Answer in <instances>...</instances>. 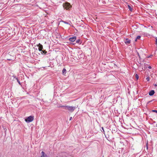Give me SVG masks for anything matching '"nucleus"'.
<instances>
[{
  "instance_id": "1",
  "label": "nucleus",
  "mask_w": 157,
  "mask_h": 157,
  "mask_svg": "<svg viewBox=\"0 0 157 157\" xmlns=\"http://www.w3.org/2000/svg\"><path fill=\"white\" fill-rule=\"evenodd\" d=\"M78 107V106H71L69 105H60L59 108H62L63 109L66 110H68L70 112H72L76 108Z\"/></svg>"
},
{
  "instance_id": "2",
  "label": "nucleus",
  "mask_w": 157,
  "mask_h": 157,
  "mask_svg": "<svg viewBox=\"0 0 157 157\" xmlns=\"http://www.w3.org/2000/svg\"><path fill=\"white\" fill-rule=\"evenodd\" d=\"M63 6V8L67 10H69L72 7L70 4L67 2L64 3Z\"/></svg>"
},
{
  "instance_id": "3",
  "label": "nucleus",
  "mask_w": 157,
  "mask_h": 157,
  "mask_svg": "<svg viewBox=\"0 0 157 157\" xmlns=\"http://www.w3.org/2000/svg\"><path fill=\"white\" fill-rule=\"evenodd\" d=\"M34 119V117L31 116L28 117L25 120L26 122L29 123L32 121Z\"/></svg>"
},
{
  "instance_id": "4",
  "label": "nucleus",
  "mask_w": 157,
  "mask_h": 157,
  "mask_svg": "<svg viewBox=\"0 0 157 157\" xmlns=\"http://www.w3.org/2000/svg\"><path fill=\"white\" fill-rule=\"evenodd\" d=\"M76 39V37L75 36H73L71 37H70L69 40L71 42H74Z\"/></svg>"
},
{
  "instance_id": "5",
  "label": "nucleus",
  "mask_w": 157,
  "mask_h": 157,
  "mask_svg": "<svg viewBox=\"0 0 157 157\" xmlns=\"http://www.w3.org/2000/svg\"><path fill=\"white\" fill-rule=\"evenodd\" d=\"M37 47H38V50L40 51H42L43 49V45L40 43H39L37 45Z\"/></svg>"
},
{
  "instance_id": "6",
  "label": "nucleus",
  "mask_w": 157,
  "mask_h": 157,
  "mask_svg": "<svg viewBox=\"0 0 157 157\" xmlns=\"http://www.w3.org/2000/svg\"><path fill=\"white\" fill-rule=\"evenodd\" d=\"M125 43L126 44H130L131 43L130 40H129L128 38H126L124 41Z\"/></svg>"
},
{
  "instance_id": "7",
  "label": "nucleus",
  "mask_w": 157,
  "mask_h": 157,
  "mask_svg": "<svg viewBox=\"0 0 157 157\" xmlns=\"http://www.w3.org/2000/svg\"><path fill=\"white\" fill-rule=\"evenodd\" d=\"M155 93V92L154 90H151L149 92V94L150 96H153L154 94Z\"/></svg>"
},
{
  "instance_id": "8",
  "label": "nucleus",
  "mask_w": 157,
  "mask_h": 157,
  "mask_svg": "<svg viewBox=\"0 0 157 157\" xmlns=\"http://www.w3.org/2000/svg\"><path fill=\"white\" fill-rule=\"evenodd\" d=\"M42 155L41 157H47V155L45 154V153L42 151L41 152Z\"/></svg>"
},
{
  "instance_id": "9",
  "label": "nucleus",
  "mask_w": 157,
  "mask_h": 157,
  "mask_svg": "<svg viewBox=\"0 0 157 157\" xmlns=\"http://www.w3.org/2000/svg\"><path fill=\"white\" fill-rule=\"evenodd\" d=\"M40 53L42 54L45 55L47 53V52L45 50H44L43 49L42 51H41Z\"/></svg>"
},
{
  "instance_id": "10",
  "label": "nucleus",
  "mask_w": 157,
  "mask_h": 157,
  "mask_svg": "<svg viewBox=\"0 0 157 157\" xmlns=\"http://www.w3.org/2000/svg\"><path fill=\"white\" fill-rule=\"evenodd\" d=\"M62 74L63 75H65L67 71L65 68H64L63 69L62 71Z\"/></svg>"
},
{
  "instance_id": "11",
  "label": "nucleus",
  "mask_w": 157,
  "mask_h": 157,
  "mask_svg": "<svg viewBox=\"0 0 157 157\" xmlns=\"http://www.w3.org/2000/svg\"><path fill=\"white\" fill-rule=\"evenodd\" d=\"M148 66V64L145 63L144 64V68L145 69L147 68V66Z\"/></svg>"
},
{
  "instance_id": "12",
  "label": "nucleus",
  "mask_w": 157,
  "mask_h": 157,
  "mask_svg": "<svg viewBox=\"0 0 157 157\" xmlns=\"http://www.w3.org/2000/svg\"><path fill=\"white\" fill-rule=\"evenodd\" d=\"M76 42L78 44H81L82 43V42L80 39H78L76 40Z\"/></svg>"
},
{
  "instance_id": "13",
  "label": "nucleus",
  "mask_w": 157,
  "mask_h": 157,
  "mask_svg": "<svg viewBox=\"0 0 157 157\" xmlns=\"http://www.w3.org/2000/svg\"><path fill=\"white\" fill-rule=\"evenodd\" d=\"M16 79L17 80V82H18V83H19V84L21 85V86H22V83H21L19 81V79L18 78H16Z\"/></svg>"
},
{
  "instance_id": "14",
  "label": "nucleus",
  "mask_w": 157,
  "mask_h": 157,
  "mask_svg": "<svg viewBox=\"0 0 157 157\" xmlns=\"http://www.w3.org/2000/svg\"><path fill=\"white\" fill-rule=\"evenodd\" d=\"M128 8L131 11H132L133 9L131 8V6L129 5L128 6Z\"/></svg>"
},
{
  "instance_id": "15",
  "label": "nucleus",
  "mask_w": 157,
  "mask_h": 157,
  "mask_svg": "<svg viewBox=\"0 0 157 157\" xmlns=\"http://www.w3.org/2000/svg\"><path fill=\"white\" fill-rule=\"evenodd\" d=\"M61 22L65 24H68V25H70V23H69L68 22H66V21H63V20H62L61 21Z\"/></svg>"
},
{
  "instance_id": "16",
  "label": "nucleus",
  "mask_w": 157,
  "mask_h": 157,
  "mask_svg": "<svg viewBox=\"0 0 157 157\" xmlns=\"http://www.w3.org/2000/svg\"><path fill=\"white\" fill-rule=\"evenodd\" d=\"M141 38V36H138L135 39V41H136L138 39H139Z\"/></svg>"
},
{
  "instance_id": "17",
  "label": "nucleus",
  "mask_w": 157,
  "mask_h": 157,
  "mask_svg": "<svg viewBox=\"0 0 157 157\" xmlns=\"http://www.w3.org/2000/svg\"><path fill=\"white\" fill-rule=\"evenodd\" d=\"M136 78L137 80H138L139 78V75L137 74H136Z\"/></svg>"
},
{
  "instance_id": "18",
  "label": "nucleus",
  "mask_w": 157,
  "mask_h": 157,
  "mask_svg": "<svg viewBox=\"0 0 157 157\" xmlns=\"http://www.w3.org/2000/svg\"><path fill=\"white\" fill-rule=\"evenodd\" d=\"M155 44L157 46V37H155Z\"/></svg>"
},
{
  "instance_id": "19",
  "label": "nucleus",
  "mask_w": 157,
  "mask_h": 157,
  "mask_svg": "<svg viewBox=\"0 0 157 157\" xmlns=\"http://www.w3.org/2000/svg\"><path fill=\"white\" fill-rule=\"evenodd\" d=\"M152 112H155L156 113H157V110H152Z\"/></svg>"
},
{
  "instance_id": "20",
  "label": "nucleus",
  "mask_w": 157,
  "mask_h": 157,
  "mask_svg": "<svg viewBox=\"0 0 157 157\" xmlns=\"http://www.w3.org/2000/svg\"><path fill=\"white\" fill-rule=\"evenodd\" d=\"M146 80L147 81H148L149 80V79H150V78L149 77H147L146 78Z\"/></svg>"
},
{
  "instance_id": "21",
  "label": "nucleus",
  "mask_w": 157,
  "mask_h": 157,
  "mask_svg": "<svg viewBox=\"0 0 157 157\" xmlns=\"http://www.w3.org/2000/svg\"><path fill=\"white\" fill-rule=\"evenodd\" d=\"M101 129H102V130H103V131H102V132H104L105 131H104V128L103 127H102L101 128Z\"/></svg>"
},
{
  "instance_id": "22",
  "label": "nucleus",
  "mask_w": 157,
  "mask_h": 157,
  "mask_svg": "<svg viewBox=\"0 0 157 157\" xmlns=\"http://www.w3.org/2000/svg\"><path fill=\"white\" fill-rule=\"evenodd\" d=\"M148 68L149 69H151V67L150 66H149L148 67Z\"/></svg>"
},
{
  "instance_id": "23",
  "label": "nucleus",
  "mask_w": 157,
  "mask_h": 157,
  "mask_svg": "<svg viewBox=\"0 0 157 157\" xmlns=\"http://www.w3.org/2000/svg\"><path fill=\"white\" fill-rule=\"evenodd\" d=\"M13 78H15L16 79V78H17V77H16V76H13Z\"/></svg>"
},
{
  "instance_id": "24",
  "label": "nucleus",
  "mask_w": 157,
  "mask_h": 157,
  "mask_svg": "<svg viewBox=\"0 0 157 157\" xmlns=\"http://www.w3.org/2000/svg\"><path fill=\"white\" fill-rule=\"evenodd\" d=\"M138 53V56H139V59H140V56L139 54V53Z\"/></svg>"
},
{
  "instance_id": "25",
  "label": "nucleus",
  "mask_w": 157,
  "mask_h": 157,
  "mask_svg": "<svg viewBox=\"0 0 157 157\" xmlns=\"http://www.w3.org/2000/svg\"><path fill=\"white\" fill-rule=\"evenodd\" d=\"M7 60L10 61H11L12 60V59H7Z\"/></svg>"
},
{
  "instance_id": "26",
  "label": "nucleus",
  "mask_w": 157,
  "mask_h": 157,
  "mask_svg": "<svg viewBox=\"0 0 157 157\" xmlns=\"http://www.w3.org/2000/svg\"><path fill=\"white\" fill-rule=\"evenodd\" d=\"M72 117H71L70 118H69V120H70V121L71 120V119H72Z\"/></svg>"
},
{
  "instance_id": "27",
  "label": "nucleus",
  "mask_w": 157,
  "mask_h": 157,
  "mask_svg": "<svg viewBox=\"0 0 157 157\" xmlns=\"http://www.w3.org/2000/svg\"><path fill=\"white\" fill-rule=\"evenodd\" d=\"M154 86H157V84H155L154 85Z\"/></svg>"
},
{
  "instance_id": "28",
  "label": "nucleus",
  "mask_w": 157,
  "mask_h": 157,
  "mask_svg": "<svg viewBox=\"0 0 157 157\" xmlns=\"http://www.w3.org/2000/svg\"><path fill=\"white\" fill-rule=\"evenodd\" d=\"M150 102H151V101H148L147 102V104L149 103Z\"/></svg>"
},
{
  "instance_id": "29",
  "label": "nucleus",
  "mask_w": 157,
  "mask_h": 157,
  "mask_svg": "<svg viewBox=\"0 0 157 157\" xmlns=\"http://www.w3.org/2000/svg\"><path fill=\"white\" fill-rule=\"evenodd\" d=\"M153 100H151V101H151V102H152V101Z\"/></svg>"
},
{
  "instance_id": "30",
  "label": "nucleus",
  "mask_w": 157,
  "mask_h": 157,
  "mask_svg": "<svg viewBox=\"0 0 157 157\" xmlns=\"http://www.w3.org/2000/svg\"><path fill=\"white\" fill-rule=\"evenodd\" d=\"M156 127H157V124H156Z\"/></svg>"
},
{
  "instance_id": "31",
  "label": "nucleus",
  "mask_w": 157,
  "mask_h": 157,
  "mask_svg": "<svg viewBox=\"0 0 157 157\" xmlns=\"http://www.w3.org/2000/svg\"><path fill=\"white\" fill-rule=\"evenodd\" d=\"M150 57V56H148V58H149V57Z\"/></svg>"
},
{
  "instance_id": "32",
  "label": "nucleus",
  "mask_w": 157,
  "mask_h": 157,
  "mask_svg": "<svg viewBox=\"0 0 157 157\" xmlns=\"http://www.w3.org/2000/svg\"><path fill=\"white\" fill-rule=\"evenodd\" d=\"M147 148H148L147 146Z\"/></svg>"
},
{
  "instance_id": "33",
  "label": "nucleus",
  "mask_w": 157,
  "mask_h": 157,
  "mask_svg": "<svg viewBox=\"0 0 157 157\" xmlns=\"http://www.w3.org/2000/svg\"><path fill=\"white\" fill-rule=\"evenodd\" d=\"M103 157H104L103 156Z\"/></svg>"
}]
</instances>
